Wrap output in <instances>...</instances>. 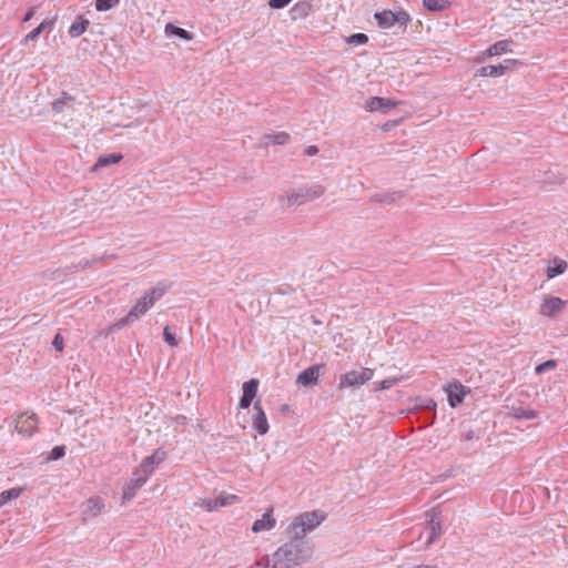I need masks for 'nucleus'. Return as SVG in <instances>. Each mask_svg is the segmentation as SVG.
I'll return each instance as SVG.
<instances>
[{
	"label": "nucleus",
	"mask_w": 568,
	"mask_h": 568,
	"mask_svg": "<svg viewBox=\"0 0 568 568\" xmlns=\"http://www.w3.org/2000/svg\"><path fill=\"white\" fill-rule=\"evenodd\" d=\"M313 555V545L308 539L290 536V540L275 552L277 568H293L306 562Z\"/></svg>",
	"instance_id": "f257e3e1"
},
{
	"label": "nucleus",
	"mask_w": 568,
	"mask_h": 568,
	"mask_svg": "<svg viewBox=\"0 0 568 568\" xmlns=\"http://www.w3.org/2000/svg\"><path fill=\"white\" fill-rule=\"evenodd\" d=\"M166 285H162L161 283L155 287L146 291L144 295L138 300L135 305L130 310V312L123 318L119 320L114 323L109 331L121 329L122 327L133 323L140 316L144 315L154 304L159 301L168 291Z\"/></svg>",
	"instance_id": "f03ea898"
},
{
	"label": "nucleus",
	"mask_w": 568,
	"mask_h": 568,
	"mask_svg": "<svg viewBox=\"0 0 568 568\" xmlns=\"http://www.w3.org/2000/svg\"><path fill=\"white\" fill-rule=\"evenodd\" d=\"M324 519L325 515L320 511L303 513L291 523L287 534L298 539H306V535L320 526Z\"/></svg>",
	"instance_id": "7ed1b4c3"
},
{
	"label": "nucleus",
	"mask_w": 568,
	"mask_h": 568,
	"mask_svg": "<svg viewBox=\"0 0 568 568\" xmlns=\"http://www.w3.org/2000/svg\"><path fill=\"white\" fill-rule=\"evenodd\" d=\"M325 193V187L321 184L303 185L293 190L286 196V205H303L321 197Z\"/></svg>",
	"instance_id": "20e7f679"
},
{
	"label": "nucleus",
	"mask_w": 568,
	"mask_h": 568,
	"mask_svg": "<svg viewBox=\"0 0 568 568\" xmlns=\"http://www.w3.org/2000/svg\"><path fill=\"white\" fill-rule=\"evenodd\" d=\"M374 18L381 28L389 29V28L398 24V27L402 29V31H404L406 29V26L410 21L409 14L404 10H400L398 12H393L390 10H384L382 12H376L374 14Z\"/></svg>",
	"instance_id": "39448f33"
},
{
	"label": "nucleus",
	"mask_w": 568,
	"mask_h": 568,
	"mask_svg": "<svg viewBox=\"0 0 568 568\" xmlns=\"http://www.w3.org/2000/svg\"><path fill=\"white\" fill-rule=\"evenodd\" d=\"M374 371L362 368L361 371H351L343 374L339 378L338 388L358 387L373 378Z\"/></svg>",
	"instance_id": "423d86ee"
},
{
	"label": "nucleus",
	"mask_w": 568,
	"mask_h": 568,
	"mask_svg": "<svg viewBox=\"0 0 568 568\" xmlns=\"http://www.w3.org/2000/svg\"><path fill=\"white\" fill-rule=\"evenodd\" d=\"M16 430L23 436H32L37 425L38 418L36 414H21L16 418Z\"/></svg>",
	"instance_id": "0eeeda50"
},
{
	"label": "nucleus",
	"mask_w": 568,
	"mask_h": 568,
	"mask_svg": "<svg viewBox=\"0 0 568 568\" xmlns=\"http://www.w3.org/2000/svg\"><path fill=\"white\" fill-rule=\"evenodd\" d=\"M518 61L514 60V59H506V60H504L503 63H499L497 65L481 67L477 73L480 77H491V78L500 77V75L505 74L506 72L513 70L514 65Z\"/></svg>",
	"instance_id": "6e6552de"
},
{
	"label": "nucleus",
	"mask_w": 568,
	"mask_h": 568,
	"mask_svg": "<svg viewBox=\"0 0 568 568\" xmlns=\"http://www.w3.org/2000/svg\"><path fill=\"white\" fill-rule=\"evenodd\" d=\"M447 397L448 404L450 407H457L463 403L465 395L469 392L464 385L459 382L449 383L447 388Z\"/></svg>",
	"instance_id": "1a4fd4ad"
},
{
	"label": "nucleus",
	"mask_w": 568,
	"mask_h": 568,
	"mask_svg": "<svg viewBox=\"0 0 568 568\" xmlns=\"http://www.w3.org/2000/svg\"><path fill=\"white\" fill-rule=\"evenodd\" d=\"M426 517L430 530L426 545L429 546L442 534L443 530L440 523V511L436 508H433L430 511L426 513Z\"/></svg>",
	"instance_id": "9d476101"
},
{
	"label": "nucleus",
	"mask_w": 568,
	"mask_h": 568,
	"mask_svg": "<svg viewBox=\"0 0 568 568\" xmlns=\"http://www.w3.org/2000/svg\"><path fill=\"white\" fill-rule=\"evenodd\" d=\"M258 387V381L255 378H252L247 382H245L242 386V397L240 398L239 407L242 409H246L251 406L254 397L256 396Z\"/></svg>",
	"instance_id": "9b49d317"
},
{
	"label": "nucleus",
	"mask_w": 568,
	"mask_h": 568,
	"mask_svg": "<svg viewBox=\"0 0 568 568\" xmlns=\"http://www.w3.org/2000/svg\"><path fill=\"white\" fill-rule=\"evenodd\" d=\"M253 408L255 413L253 415L252 426L260 435H265L268 432L270 426L261 402L256 400Z\"/></svg>",
	"instance_id": "f8f14e48"
},
{
	"label": "nucleus",
	"mask_w": 568,
	"mask_h": 568,
	"mask_svg": "<svg viewBox=\"0 0 568 568\" xmlns=\"http://www.w3.org/2000/svg\"><path fill=\"white\" fill-rule=\"evenodd\" d=\"M565 306V301H562L559 297H548L545 298L544 302L540 305V314L548 317H555L557 314H559Z\"/></svg>",
	"instance_id": "ddd939ff"
},
{
	"label": "nucleus",
	"mask_w": 568,
	"mask_h": 568,
	"mask_svg": "<svg viewBox=\"0 0 568 568\" xmlns=\"http://www.w3.org/2000/svg\"><path fill=\"white\" fill-rule=\"evenodd\" d=\"M323 367V365H313L307 367L297 376V383L303 386H311L316 384Z\"/></svg>",
	"instance_id": "4468645a"
},
{
	"label": "nucleus",
	"mask_w": 568,
	"mask_h": 568,
	"mask_svg": "<svg viewBox=\"0 0 568 568\" xmlns=\"http://www.w3.org/2000/svg\"><path fill=\"white\" fill-rule=\"evenodd\" d=\"M290 141V134L286 132H275L263 134L260 139L261 146L284 145Z\"/></svg>",
	"instance_id": "2eb2a0df"
},
{
	"label": "nucleus",
	"mask_w": 568,
	"mask_h": 568,
	"mask_svg": "<svg viewBox=\"0 0 568 568\" xmlns=\"http://www.w3.org/2000/svg\"><path fill=\"white\" fill-rule=\"evenodd\" d=\"M145 476H140V473H134L129 485L123 489V500L130 501L139 488L145 484Z\"/></svg>",
	"instance_id": "dca6fc26"
},
{
	"label": "nucleus",
	"mask_w": 568,
	"mask_h": 568,
	"mask_svg": "<svg viewBox=\"0 0 568 568\" xmlns=\"http://www.w3.org/2000/svg\"><path fill=\"white\" fill-rule=\"evenodd\" d=\"M513 44H514V41L510 40V39H505V40L497 41L494 44H491L484 52V54L486 57H494V55H500V54H504V53L511 52L513 51V49H511Z\"/></svg>",
	"instance_id": "f3484780"
},
{
	"label": "nucleus",
	"mask_w": 568,
	"mask_h": 568,
	"mask_svg": "<svg viewBox=\"0 0 568 568\" xmlns=\"http://www.w3.org/2000/svg\"><path fill=\"white\" fill-rule=\"evenodd\" d=\"M393 106H395V103L393 101H390L389 99L379 98V97H373L366 103V108L372 112L373 111L386 112L389 109H392Z\"/></svg>",
	"instance_id": "a211bd4d"
},
{
	"label": "nucleus",
	"mask_w": 568,
	"mask_h": 568,
	"mask_svg": "<svg viewBox=\"0 0 568 568\" xmlns=\"http://www.w3.org/2000/svg\"><path fill=\"white\" fill-rule=\"evenodd\" d=\"M276 520L272 517V509L266 511L261 519L254 521L252 526L253 532L271 530L275 527Z\"/></svg>",
	"instance_id": "6ab92c4d"
},
{
	"label": "nucleus",
	"mask_w": 568,
	"mask_h": 568,
	"mask_svg": "<svg viewBox=\"0 0 568 568\" xmlns=\"http://www.w3.org/2000/svg\"><path fill=\"white\" fill-rule=\"evenodd\" d=\"M74 98L67 92H62L61 97L52 102V111L54 113H62L65 109L72 108Z\"/></svg>",
	"instance_id": "aec40b11"
},
{
	"label": "nucleus",
	"mask_w": 568,
	"mask_h": 568,
	"mask_svg": "<svg viewBox=\"0 0 568 568\" xmlns=\"http://www.w3.org/2000/svg\"><path fill=\"white\" fill-rule=\"evenodd\" d=\"M89 20L83 19L81 16L69 28V36L71 38H78L83 34L89 26Z\"/></svg>",
	"instance_id": "412c9836"
},
{
	"label": "nucleus",
	"mask_w": 568,
	"mask_h": 568,
	"mask_svg": "<svg viewBox=\"0 0 568 568\" xmlns=\"http://www.w3.org/2000/svg\"><path fill=\"white\" fill-rule=\"evenodd\" d=\"M103 503L100 498H90L85 504L83 514L89 517H95L101 513Z\"/></svg>",
	"instance_id": "4be33fe9"
},
{
	"label": "nucleus",
	"mask_w": 568,
	"mask_h": 568,
	"mask_svg": "<svg viewBox=\"0 0 568 568\" xmlns=\"http://www.w3.org/2000/svg\"><path fill=\"white\" fill-rule=\"evenodd\" d=\"M122 154L120 153H111L108 155H102L98 159L97 163L94 164L93 170H95L99 166H109L111 164H115L122 160Z\"/></svg>",
	"instance_id": "5701e85b"
},
{
	"label": "nucleus",
	"mask_w": 568,
	"mask_h": 568,
	"mask_svg": "<svg viewBox=\"0 0 568 568\" xmlns=\"http://www.w3.org/2000/svg\"><path fill=\"white\" fill-rule=\"evenodd\" d=\"M567 268V263L565 261H561V260H555L554 261V265H549L547 267V276L548 278H552L557 275H560L562 274Z\"/></svg>",
	"instance_id": "b1692460"
},
{
	"label": "nucleus",
	"mask_w": 568,
	"mask_h": 568,
	"mask_svg": "<svg viewBox=\"0 0 568 568\" xmlns=\"http://www.w3.org/2000/svg\"><path fill=\"white\" fill-rule=\"evenodd\" d=\"M165 32L168 34H172V36H176L179 37L180 39H183V40H191L192 39V34L185 30V29H182L180 27H176L172 23H168L165 26Z\"/></svg>",
	"instance_id": "393cba45"
},
{
	"label": "nucleus",
	"mask_w": 568,
	"mask_h": 568,
	"mask_svg": "<svg viewBox=\"0 0 568 568\" xmlns=\"http://www.w3.org/2000/svg\"><path fill=\"white\" fill-rule=\"evenodd\" d=\"M424 7L429 11H443L449 7V0H424Z\"/></svg>",
	"instance_id": "a878e982"
},
{
	"label": "nucleus",
	"mask_w": 568,
	"mask_h": 568,
	"mask_svg": "<svg viewBox=\"0 0 568 568\" xmlns=\"http://www.w3.org/2000/svg\"><path fill=\"white\" fill-rule=\"evenodd\" d=\"M513 416L516 419H534L538 416V413L534 409L517 407L513 408Z\"/></svg>",
	"instance_id": "bb28decb"
},
{
	"label": "nucleus",
	"mask_w": 568,
	"mask_h": 568,
	"mask_svg": "<svg viewBox=\"0 0 568 568\" xmlns=\"http://www.w3.org/2000/svg\"><path fill=\"white\" fill-rule=\"evenodd\" d=\"M251 568H277V560L274 558V554L272 557L263 556L257 559Z\"/></svg>",
	"instance_id": "cd10ccee"
},
{
	"label": "nucleus",
	"mask_w": 568,
	"mask_h": 568,
	"mask_svg": "<svg viewBox=\"0 0 568 568\" xmlns=\"http://www.w3.org/2000/svg\"><path fill=\"white\" fill-rule=\"evenodd\" d=\"M166 457V453L162 449H156L151 456L146 457L144 460L148 462L151 466L155 467L160 463H162Z\"/></svg>",
	"instance_id": "c85d7f7f"
},
{
	"label": "nucleus",
	"mask_w": 568,
	"mask_h": 568,
	"mask_svg": "<svg viewBox=\"0 0 568 568\" xmlns=\"http://www.w3.org/2000/svg\"><path fill=\"white\" fill-rule=\"evenodd\" d=\"M19 495H20V489H18V488H11V489L2 491L0 494V507H2L9 500L19 497Z\"/></svg>",
	"instance_id": "c756f323"
},
{
	"label": "nucleus",
	"mask_w": 568,
	"mask_h": 568,
	"mask_svg": "<svg viewBox=\"0 0 568 568\" xmlns=\"http://www.w3.org/2000/svg\"><path fill=\"white\" fill-rule=\"evenodd\" d=\"M556 367H557V362L555 359H548V361L537 365L535 368V372H536V374L540 375L547 371L555 369Z\"/></svg>",
	"instance_id": "7c9ffc66"
},
{
	"label": "nucleus",
	"mask_w": 568,
	"mask_h": 568,
	"mask_svg": "<svg viewBox=\"0 0 568 568\" xmlns=\"http://www.w3.org/2000/svg\"><path fill=\"white\" fill-rule=\"evenodd\" d=\"M119 0H95V9L98 11H106L115 7Z\"/></svg>",
	"instance_id": "2f4dec72"
},
{
	"label": "nucleus",
	"mask_w": 568,
	"mask_h": 568,
	"mask_svg": "<svg viewBox=\"0 0 568 568\" xmlns=\"http://www.w3.org/2000/svg\"><path fill=\"white\" fill-rule=\"evenodd\" d=\"M368 41V37L365 33H354L348 37L347 42L352 44H365Z\"/></svg>",
	"instance_id": "473e14b6"
},
{
	"label": "nucleus",
	"mask_w": 568,
	"mask_h": 568,
	"mask_svg": "<svg viewBox=\"0 0 568 568\" xmlns=\"http://www.w3.org/2000/svg\"><path fill=\"white\" fill-rule=\"evenodd\" d=\"M163 338L164 341L172 347L178 346V339L175 337V334L171 332L170 326H165L163 331Z\"/></svg>",
	"instance_id": "72a5a7b5"
},
{
	"label": "nucleus",
	"mask_w": 568,
	"mask_h": 568,
	"mask_svg": "<svg viewBox=\"0 0 568 568\" xmlns=\"http://www.w3.org/2000/svg\"><path fill=\"white\" fill-rule=\"evenodd\" d=\"M154 467L151 466L148 462L143 460L140 467L134 473H140V476H145V481L149 476L153 473Z\"/></svg>",
	"instance_id": "f704fd0d"
},
{
	"label": "nucleus",
	"mask_w": 568,
	"mask_h": 568,
	"mask_svg": "<svg viewBox=\"0 0 568 568\" xmlns=\"http://www.w3.org/2000/svg\"><path fill=\"white\" fill-rule=\"evenodd\" d=\"M45 27H47V22L43 21L36 29H33L32 31H30L27 34L26 40H31V41L36 40L43 32Z\"/></svg>",
	"instance_id": "c9c22d12"
},
{
	"label": "nucleus",
	"mask_w": 568,
	"mask_h": 568,
	"mask_svg": "<svg viewBox=\"0 0 568 568\" xmlns=\"http://www.w3.org/2000/svg\"><path fill=\"white\" fill-rule=\"evenodd\" d=\"M65 455V447L64 446H55L51 453L49 458L52 460H58L62 458Z\"/></svg>",
	"instance_id": "e433bc0d"
},
{
	"label": "nucleus",
	"mask_w": 568,
	"mask_h": 568,
	"mask_svg": "<svg viewBox=\"0 0 568 568\" xmlns=\"http://www.w3.org/2000/svg\"><path fill=\"white\" fill-rule=\"evenodd\" d=\"M201 507H203L207 511L217 510V505L215 499H203L201 501Z\"/></svg>",
	"instance_id": "4c0bfd02"
},
{
	"label": "nucleus",
	"mask_w": 568,
	"mask_h": 568,
	"mask_svg": "<svg viewBox=\"0 0 568 568\" xmlns=\"http://www.w3.org/2000/svg\"><path fill=\"white\" fill-rule=\"evenodd\" d=\"M292 0H270L268 4L272 9H282L290 4Z\"/></svg>",
	"instance_id": "58836bf2"
},
{
	"label": "nucleus",
	"mask_w": 568,
	"mask_h": 568,
	"mask_svg": "<svg viewBox=\"0 0 568 568\" xmlns=\"http://www.w3.org/2000/svg\"><path fill=\"white\" fill-rule=\"evenodd\" d=\"M399 197H402L400 193L385 194V195H383L382 203L392 204V203H394Z\"/></svg>",
	"instance_id": "ea45409f"
},
{
	"label": "nucleus",
	"mask_w": 568,
	"mask_h": 568,
	"mask_svg": "<svg viewBox=\"0 0 568 568\" xmlns=\"http://www.w3.org/2000/svg\"><path fill=\"white\" fill-rule=\"evenodd\" d=\"M52 346L61 352L63 349V338L60 334H57L52 341Z\"/></svg>",
	"instance_id": "a19ab883"
},
{
	"label": "nucleus",
	"mask_w": 568,
	"mask_h": 568,
	"mask_svg": "<svg viewBox=\"0 0 568 568\" xmlns=\"http://www.w3.org/2000/svg\"><path fill=\"white\" fill-rule=\"evenodd\" d=\"M395 384V379H384L378 389H388Z\"/></svg>",
	"instance_id": "79ce46f5"
},
{
	"label": "nucleus",
	"mask_w": 568,
	"mask_h": 568,
	"mask_svg": "<svg viewBox=\"0 0 568 568\" xmlns=\"http://www.w3.org/2000/svg\"><path fill=\"white\" fill-rule=\"evenodd\" d=\"M304 153L308 156H313L318 153V148L315 145H310L305 149Z\"/></svg>",
	"instance_id": "37998d69"
},
{
	"label": "nucleus",
	"mask_w": 568,
	"mask_h": 568,
	"mask_svg": "<svg viewBox=\"0 0 568 568\" xmlns=\"http://www.w3.org/2000/svg\"><path fill=\"white\" fill-rule=\"evenodd\" d=\"M215 501H216L217 508L231 505V501H225V498L223 496L215 498Z\"/></svg>",
	"instance_id": "c03bdc74"
},
{
	"label": "nucleus",
	"mask_w": 568,
	"mask_h": 568,
	"mask_svg": "<svg viewBox=\"0 0 568 568\" xmlns=\"http://www.w3.org/2000/svg\"><path fill=\"white\" fill-rule=\"evenodd\" d=\"M33 14H34V8H31V9L26 13V16H24V18H23V21H24V22L29 21V20L33 17Z\"/></svg>",
	"instance_id": "a18cd8bd"
},
{
	"label": "nucleus",
	"mask_w": 568,
	"mask_h": 568,
	"mask_svg": "<svg viewBox=\"0 0 568 568\" xmlns=\"http://www.w3.org/2000/svg\"><path fill=\"white\" fill-rule=\"evenodd\" d=\"M223 497L225 498V501H231V505H233L237 500L236 495H227V496H223Z\"/></svg>",
	"instance_id": "49530a36"
},
{
	"label": "nucleus",
	"mask_w": 568,
	"mask_h": 568,
	"mask_svg": "<svg viewBox=\"0 0 568 568\" xmlns=\"http://www.w3.org/2000/svg\"><path fill=\"white\" fill-rule=\"evenodd\" d=\"M371 200H372L373 202H381V203H382L383 195H378V194L373 195V196L371 197Z\"/></svg>",
	"instance_id": "de8ad7c7"
},
{
	"label": "nucleus",
	"mask_w": 568,
	"mask_h": 568,
	"mask_svg": "<svg viewBox=\"0 0 568 568\" xmlns=\"http://www.w3.org/2000/svg\"><path fill=\"white\" fill-rule=\"evenodd\" d=\"M435 407H436V403H435L434 400H432V399H430V400H429V403H428V405H427V408H429V409H435Z\"/></svg>",
	"instance_id": "09e8293b"
},
{
	"label": "nucleus",
	"mask_w": 568,
	"mask_h": 568,
	"mask_svg": "<svg viewBox=\"0 0 568 568\" xmlns=\"http://www.w3.org/2000/svg\"><path fill=\"white\" fill-rule=\"evenodd\" d=\"M89 265H90V263H89L88 261H85L84 263H82V262H80V263H79V266H80L81 268H85V267H87V266H89Z\"/></svg>",
	"instance_id": "8fccbe9b"
},
{
	"label": "nucleus",
	"mask_w": 568,
	"mask_h": 568,
	"mask_svg": "<svg viewBox=\"0 0 568 568\" xmlns=\"http://www.w3.org/2000/svg\"><path fill=\"white\" fill-rule=\"evenodd\" d=\"M474 436V433L471 430H469L467 434H466V439H471Z\"/></svg>",
	"instance_id": "3c124183"
},
{
	"label": "nucleus",
	"mask_w": 568,
	"mask_h": 568,
	"mask_svg": "<svg viewBox=\"0 0 568 568\" xmlns=\"http://www.w3.org/2000/svg\"><path fill=\"white\" fill-rule=\"evenodd\" d=\"M54 274H57V278H59V277H60V275L62 274V272H61L60 270H57V271L54 272Z\"/></svg>",
	"instance_id": "603ef678"
}]
</instances>
